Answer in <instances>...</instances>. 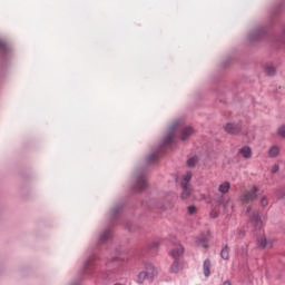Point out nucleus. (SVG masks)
<instances>
[{
    "mask_svg": "<svg viewBox=\"0 0 285 285\" xmlns=\"http://www.w3.org/2000/svg\"><path fill=\"white\" fill-rule=\"evenodd\" d=\"M259 189H257V187H253L249 190L244 191L240 195V202H243V204H250V202H255V199H257V191Z\"/></svg>",
    "mask_w": 285,
    "mask_h": 285,
    "instance_id": "1",
    "label": "nucleus"
},
{
    "mask_svg": "<svg viewBox=\"0 0 285 285\" xmlns=\"http://www.w3.org/2000/svg\"><path fill=\"white\" fill-rule=\"evenodd\" d=\"M225 132H227L228 135H239L242 132V125L228 122L225 126Z\"/></svg>",
    "mask_w": 285,
    "mask_h": 285,
    "instance_id": "2",
    "label": "nucleus"
},
{
    "mask_svg": "<svg viewBox=\"0 0 285 285\" xmlns=\"http://www.w3.org/2000/svg\"><path fill=\"white\" fill-rule=\"evenodd\" d=\"M181 194L180 197L181 199H190L193 197V187L191 186H181Z\"/></svg>",
    "mask_w": 285,
    "mask_h": 285,
    "instance_id": "3",
    "label": "nucleus"
},
{
    "mask_svg": "<svg viewBox=\"0 0 285 285\" xmlns=\"http://www.w3.org/2000/svg\"><path fill=\"white\" fill-rule=\"evenodd\" d=\"M144 272L147 273V277L149 279H154L155 277H157V268H155L153 266V264H147L145 266V271Z\"/></svg>",
    "mask_w": 285,
    "mask_h": 285,
    "instance_id": "4",
    "label": "nucleus"
},
{
    "mask_svg": "<svg viewBox=\"0 0 285 285\" xmlns=\"http://www.w3.org/2000/svg\"><path fill=\"white\" fill-rule=\"evenodd\" d=\"M238 154L244 157V159H250L253 157V149L248 146H244L238 150Z\"/></svg>",
    "mask_w": 285,
    "mask_h": 285,
    "instance_id": "5",
    "label": "nucleus"
},
{
    "mask_svg": "<svg viewBox=\"0 0 285 285\" xmlns=\"http://www.w3.org/2000/svg\"><path fill=\"white\" fill-rule=\"evenodd\" d=\"M250 223L256 227V228H262L264 226V223L262 222V218L259 217V214H253L250 216Z\"/></svg>",
    "mask_w": 285,
    "mask_h": 285,
    "instance_id": "6",
    "label": "nucleus"
},
{
    "mask_svg": "<svg viewBox=\"0 0 285 285\" xmlns=\"http://www.w3.org/2000/svg\"><path fill=\"white\" fill-rule=\"evenodd\" d=\"M193 179V171H186L183 175V179L180 181V186H190V180Z\"/></svg>",
    "mask_w": 285,
    "mask_h": 285,
    "instance_id": "7",
    "label": "nucleus"
},
{
    "mask_svg": "<svg viewBox=\"0 0 285 285\" xmlns=\"http://www.w3.org/2000/svg\"><path fill=\"white\" fill-rule=\"evenodd\" d=\"M194 130L193 127H185L181 129L180 139L181 141H186L190 135H193Z\"/></svg>",
    "mask_w": 285,
    "mask_h": 285,
    "instance_id": "8",
    "label": "nucleus"
},
{
    "mask_svg": "<svg viewBox=\"0 0 285 285\" xmlns=\"http://www.w3.org/2000/svg\"><path fill=\"white\" fill-rule=\"evenodd\" d=\"M171 257H174V259H177L178 257H181V255H184V246L181 245H177L176 248H174L170 252Z\"/></svg>",
    "mask_w": 285,
    "mask_h": 285,
    "instance_id": "9",
    "label": "nucleus"
},
{
    "mask_svg": "<svg viewBox=\"0 0 285 285\" xmlns=\"http://www.w3.org/2000/svg\"><path fill=\"white\" fill-rule=\"evenodd\" d=\"M210 259H205L204 264H203V273L205 275V277H210Z\"/></svg>",
    "mask_w": 285,
    "mask_h": 285,
    "instance_id": "10",
    "label": "nucleus"
},
{
    "mask_svg": "<svg viewBox=\"0 0 285 285\" xmlns=\"http://www.w3.org/2000/svg\"><path fill=\"white\" fill-rule=\"evenodd\" d=\"M196 245L200 248H207L208 247V239L206 237H197L196 238Z\"/></svg>",
    "mask_w": 285,
    "mask_h": 285,
    "instance_id": "11",
    "label": "nucleus"
},
{
    "mask_svg": "<svg viewBox=\"0 0 285 285\" xmlns=\"http://www.w3.org/2000/svg\"><path fill=\"white\" fill-rule=\"evenodd\" d=\"M230 190V183L225 181L218 186V191L222 193L223 195H226Z\"/></svg>",
    "mask_w": 285,
    "mask_h": 285,
    "instance_id": "12",
    "label": "nucleus"
},
{
    "mask_svg": "<svg viewBox=\"0 0 285 285\" xmlns=\"http://www.w3.org/2000/svg\"><path fill=\"white\" fill-rule=\"evenodd\" d=\"M148 273H146L145 271H141L136 278L137 284H144V282H146V279H148Z\"/></svg>",
    "mask_w": 285,
    "mask_h": 285,
    "instance_id": "13",
    "label": "nucleus"
},
{
    "mask_svg": "<svg viewBox=\"0 0 285 285\" xmlns=\"http://www.w3.org/2000/svg\"><path fill=\"white\" fill-rule=\"evenodd\" d=\"M277 72L275 67L273 65H266L265 66V73L268 75V77H273Z\"/></svg>",
    "mask_w": 285,
    "mask_h": 285,
    "instance_id": "14",
    "label": "nucleus"
},
{
    "mask_svg": "<svg viewBox=\"0 0 285 285\" xmlns=\"http://www.w3.org/2000/svg\"><path fill=\"white\" fill-rule=\"evenodd\" d=\"M198 161H199V158L197 156H193L191 158H189L187 160L188 168H195V166H197Z\"/></svg>",
    "mask_w": 285,
    "mask_h": 285,
    "instance_id": "15",
    "label": "nucleus"
},
{
    "mask_svg": "<svg viewBox=\"0 0 285 285\" xmlns=\"http://www.w3.org/2000/svg\"><path fill=\"white\" fill-rule=\"evenodd\" d=\"M170 273H179L181 271V264H179V261H176L170 266Z\"/></svg>",
    "mask_w": 285,
    "mask_h": 285,
    "instance_id": "16",
    "label": "nucleus"
},
{
    "mask_svg": "<svg viewBox=\"0 0 285 285\" xmlns=\"http://www.w3.org/2000/svg\"><path fill=\"white\" fill-rule=\"evenodd\" d=\"M146 186H148V183L146 181V178H144V177L138 178L137 188L139 190H144V188H146Z\"/></svg>",
    "mask_w": 285,
    "mask_h": 285,
    "instance_id": "17",
    "label": "nucleus"
},
{
    "mask_svg": "<svg viewBox=\"0 0 285 285\" xmlns=\"http://www.w3.org/2000/svg\"><path fill=\"white\" fill-rule=\"evenodd\" d=\"M258 246L261 248H271V243H268V240H266V238L262 237L261 239H258Z\"/></svg>",
    "mask_w": 285,
    "mask_h": 285,
    "instance_id": "18",
    "label": "nucleus"
},
{
    "mask_svg": "<svg viewBox=\"0 0 285 285\" xmlns=\"http://www.w3.org/2000/svg\"><path fill=\"white\" fill-rule=\"evenodd\" d=\"M220 257L223 259H229L230 257V250L228 249V246H225L220 252Z\"/></svg>",
    "mask_w": 285,
    "mask_h": 285,
    "instance_id": "19",
    "label": "nucleus"
},
{
    "mask_svg": "<svg viewBox=\"0 0 285 285\" xmlns=\"http://www.w3.org/2000/svg\"><path fill=\"white\" fill-rule=\"evenodd\" d=\"M112 236V233L110 230H105L100 235V242H107V239H110Z\"/></svg>",
    "mask_w": 285,
    "mask_h": 285,
    "instance_id": "20",
    "label": "nucleus"
},
{
    "mask_svg": "<svg viewBox=\"0 0 285 285\" xmlns=\"http://www.w3.org/2000/svg\"><path fill=\"white\" fill-rule=\"evenodd\" d=\"M268 155L269 157H277V155H279V147L278 146L271 147Z\"/></svg>",
    "mask_w": 285,
    "mask_h": 285,
    "instance_id": "21",
    "label": "nucleus"
},
{
    "mask_svg": "<svg viewBox=\"0 0 285 285\" xmlns=\"http://www.w3.org/2000/svg\"><path fill=\"white\" fill-rule=\"evenodd\" d=\"M175 139V131H171L168 137L165 139L166 146L173 144V140Z\"/></svg>",
    "mask_w": 285,
    "mask_h": 285,
    "instance_id": "22",
    "label": "nucleus"
},
{
    "mask_svg": "<svg viewBox=\"0 0 285 285\" xmlns=\"http://www.w3.org/2000/svg\"><path fill=\"white\" fill-rule=\"evenodd\" d=\"M94 262V258L89 259L86 264H85V271H88L89 268H95V263Z\"/></svg>",
    "mask_w": 285,
    "mask_h": 285,
    "instance_id": "23",
    "label": "nucleus"
},
{
    "mask_svg": "<svg viewBox=\"0 0 285 285\" xmlns=\"http://www.w3.org/2000/svg\"><path fill=\"white\" fill-rule=\"evenodd\" d=\"M261 205L262 206H267L268 205V198L266 196H263L261 199Z\"/></svg>",
    "mask_w": 285,
    "mask_h": 285,
    "instance_id": "24",
    "label": "nucleus"
},
{
    "mask_svg": "<svg viewBox=\"0 0 285 285\" xmlns=\"http://www.w3.org/2000/svg\"><path fill=\"white\" fill-rule=\"evenodd\" d=\"M196 210H197V207H195V206H189L188 207L189 215H195Z\"/></svg>",
    "mask_w": 285,
    "mask_h": 285,
    "instance_id": "25",
    "label": "nucleus"
},
{
    "mask_svg": "<svg viewBox=\"0 0 285 285\" xmlns=\"http://www.w3.org/2000/svg\"><path fill=\"white\" fill-rule=\"evenodd\" d=\"M157 159V154H153L150 157H149V161H155Z\"/></svg>",
    "mask_w": 285,
    "mask_h": 285,
    "instance_id": "26",
    "label": "nucleus"
},
{
    "mask_svg": "<svg viewBox=\"0 0 285 285\" xmlns=\"http://www.w3.org/2000/svg\"><path fill=\"white\" fill-rule=\"evenodd\" d=\"M277 170H279V166L275 165V166L272 168V173L275 174V173H277Z\"/></svg>",
    "mask_w": 285,
    "mask_h": 285,
    "instance_id": "27",
    "label": "nucleus"
},
{
    "mask_svg": "<svg viewBox=\"0 0 285 285\" xmlns=\"http://www.w3.org/2000/svg\"><path fill=\"white\" fill-rule=\"evenodd\" d=\"M210 217H213L215 219L217 217V212H212Z\"/></svg>",
    "mask_w": 285,
    "mask_h": 285,
    "instance_id": "28",
    "label": "nucleus"
},
{
    "mask_svg": "<svg viewBox=\"0 0 285 285\" xmlns=\"http://www.w3.org/2000/svg\"><path fill=\"white\" fill-rule=\"evenodd\" d=\"M223 285H230V282L226 281L223 283Z\"/></svg>",
    "mask_w": 285,
    "mask_h": 285,
    "instance_id": "29",
    "label": "nucleus"
},
{
    "mask_svg": "<svg viewBox=\"0 0 285 285\" xmlns=\"http://www.w3.org/2000/svg\"><path fill=\"white\" fill-rule=\"evenodd\" d=\"M224 208H228V205H227V204H224Z\"/></svg>",
    "mask_w": 285,
    "mask_h": 285,
    "instance_id": "30",
    "label": "nucleus"
},
{
    "mask_svg": "<svg viewBox=\"0 0 285 285\" xmlns=\"http://www.w3.org/2000/svg\"><path fill=\"white\" fill-rule=\"evenodd\" d=\"M247 213H250V207L247 208Z\"/></svg>",
    "mask_w": 285,
    "mask_h": 285,
    "instance_id": "31",
    "label": "nucleus"
}]
</instances>
